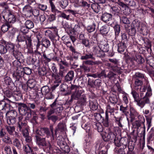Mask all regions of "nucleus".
<instances>
[{
    "label": "nucleus",
    "mask_w": 154,
    "mask_h": 154,
    "mask_svg": "<svg viewBox=\"0 0 154 154\" xmlns=\"http://www.w3.org/2000/svg\"><path fill=\"white\" fill-rule=\"evenodd\" d=\"M93 127L94 128L97 130L98 132H102L103 129L102 125L99 122H94V123Z\"/></svg>",
    "instance_id": "25"
},
{
    "label": "nucleus",
    "mask_w": 154,
    "mask_h": 154,
    "mask_svg": "<svg viewBox=\"0 0 154 154\" xmlns=\"http://www.w3.org/2000/svg\"><path fill=\"white\" fill-rule=\"evenodd\" d=\"M70 89L72 90V93L71 97L75 100L79 99L83 92L82 90L80 89L79 87L76 85L72 84Z\"/></svg>",
    "instance_id": "4"
},
{
    "label": "nucleus",
    "mask_w": 154,
    "mask_h": 154,
    "mask_svg": "<svg viewBox=\"0 0 154 154\" xmlns=\"http://www.w3.org/2000/svg\"><path fill=\"white\" fill-rule=\"evenodd\" d=\"M128 43L121 42L118 44V51L119 52L122 53L126 49Z\"/></svg>",
    "instance_id": "29"
},
{
    "label": "nucleus",
    "mask_w": 154,
    "mask_h": 154,
    "mask_svg": "<svg viewBox=\"0 0 154 154\" xmlns=\"http://www.w3.org/2000/svg\"><path fill=\"white\" fill-rule=\"evenodd\" d=\"M81 28L80 26L79 25H75L73 29H69V32H72L73 33L76 32L79 33L81 30Z\"/></svg>",
    "instance_id": "53"
},
{
    "label": "nucleus",
    "mask_w": 154,
    "mask_h": 154,
    "mask_svg": "<svg viewBox=\"0 0 154 154\" xmlns=\"http://www.w3.org/2000/svg\"><path fill=\"white\" fill-rule=\"evenodd\" d=\"M50 4L51 7V11L52 12L55 13H61V11L57 10L55 5L54 4L52 1H50Z\"/></svg>",
    "instance_id": "43"
},
{
    "label": "nucleus",
    "mask_w": 154,
    "mask_h": 154,
    "mask_svg": "<svg viewBox=\"0 0 154 154\" xmlns=\"http://www.w3.org/2000/svg\"><path fill=\"white\" fill-rule=\"evenodd\" d=\"M24 151L26 152L27 154H32V150L31 149L30 145L29 144H26L23 147Z\"/></svg>",
    "instance_id": "38"
},
{
    "label": "nucleus",
    "mask_w": 154,
    "mask_h": 154,
    "mask_svg": "<svg viewBox=\"0 0 154 154\" xmlns=\"http://www.w3.org/2000/svg\"><path fill=\"white\" fill-rule=\"evenodd\" d=\"M105 75V78L107 77L110 80H112L115 78L116 74L111 71H109L107 74Z\"/></svg>",
    "instance_id": "62"
},
{
    "label": "nucleus",
    "mask_w": 154,
    "mask_h": 154,
    "mask_svg": "<svg viewBox=\"0 0 154 154\" xmlns=\"http://www.w3.org/2000/svg\"><path fill=\"white\" fill-rule=\"evenodd\" d=\"M59 3L60 7L63 9H65L68 5L69 0H61Z\"/></svg>",
    "instance_id": "49"
},
{
    "label": "nucleus",
    "mask_w": 154,
    "mask_h": 154,
    "mask_svg": "<svg viewBox=\"0 0 154 154\" xmlns=\"http://www.w3.org/2000/svg\"><path fill=\"white\" fill-rule=\"evenodd\" d=\"M10 26V25L8 23H6L2 26L1 29L3 32L5 33L9 30Z\"/></svg>",
    "instance_id": "39"
},
{
    "label": "nucleus",
    "mask_w": 154,
    "mask_h": 154,
    "mask_svg": "<svg viewBox=\"0 0 154 154\" xmlns=\"http://www.w3.org/2000/svg\"><path fill=\"white\" fill-rule=\"evenodd\" d=\"M136 62H137L138 64H142L144 62L145 60L143 58L141 55H136Z\"/></svg>",
    "instance_id": "56"
},
{
    "label": "nucleus",
    "mask_w": 154,
    "mask_h": 154,
    "mask_svg": "<svg viewBox=\"0 0 154 154\" xmlns=\"http://www.w3.org/2000/svg\"><path fill=\"white\" fill-rule=\"evenodd\" d=\"M120 143L121 144V146H122L123 149H125L127 147V140L126 139L124 138H122L120 139Z\"/></svg>",
    "instance_id": "59"
},
{
    "label": "nucleus",
    "mask_w": 154,
    "mask_h": 154,
    "mask_svg": "<svg viewBox=\"0 0 154 154\" xmlns=\"http://www.w3.org/2000/svg\"><path fill=\"white\" fill-rule=\"evenodd\" d=\"M147 126V129H149L152 125L151 122L152 119L150 116H145Z\"/></svg>",
    "instance_id": "44"
},
{
    "label": "nucleus",
    "mask_w": 154,
    "mask_h": 154,
    "mask_svg": "<svg viewBox=\"0 0 154 154\" xmlns=\"http://www.w3.org/2000/svg\"><path fill=\"white\" fill-rule=\"evenodd\" d=\"M36 133L38 135L42 137L46 135V137L48 138L51 136L50 131L48 128H41L40 130H37Z\"/></svg>",
    "instance_id": "9"
},
{
    "label": "nucleus",
    "mask_w": 154,
    "mask_h": 154,
    "mask_svg": "<svg viewBox=\"0 0 154 154\" xmlns=\"http://www.w3.org/2000/svg\"><path fill=\"white\" fill-rule=\"evenodd\" d=\"M94 57H93V54L91 53H88L85 54V55L81 56L80 59L82 60H86L88 59H94Z\"/></svg>",
    "instance_id": "37"
},
{
    "label": "nucleus",
    "mask_w": 154,
    "mask_h": 154,
    "mask_svg": "<svg viewBox=\"0 0 154 154\" xmlns=\"http://www.w3.org/2000/svg\"><path fill=\"white\" fill-rule=\"evenodd\" d=\"M17 40L19 42L25 41L27 47H30L32 45L31 37L28 35L20 34L17 37Z\"/></svg>",
    "instance_id": "5"
},
{
    "label": "nucleus",
    "mask_w": 154,
    "mask_h": 154,
    "mask_svg": "<svg viewBox=\"0 0 154 154\" xmlns=\"http://www.w3.org/2000/svg\"><path fill=\"white\" fill-rule=\"evenodd\" d=\"M41 91L44 94L46 95L45 98L47 99H51L54 98V97L51 93H49L50 89L47 86H43L41 89Z\"/></svg>",
    "instance_id": "12"
},
{
    "label": "nucleus",
    "mask_w": 154,
    "mask_h": 154,
    "mask_svg": "<svg viewBox=\"0 0 154 154\" xmlns=\"http://www.w3.org/2000/svg\"><path fill=\"white\" fill-rule=\"evenodd\" d=\"M130 116L131 118H134L135 116L138 115V113L136 111V109L133 107H131L130 108ZM132 119H130V121H132Z\"/></svg>",
    "instance_id": "32"
},
{
    "label": "nucleus",
    "mask_w": 154,
    "mask_h": 154,
    "mask_svg": "<svg viewBox=\"0 0 154 154\" xmlns=\"http://www.w3.org/2000/svg\"><path fill=\"white\" fill-rule=\"evenodd\" d=\"M42 45L46 48H48L50 46L51 42L49 40L46 38L43 39Z\"/></svg>",
    "instance_id": "48"
},
{
    "label": "nucleus",
    "mask_w": 154,
    "mask_h": 154,
    "mask_svg": "<svg viewBox=\"0 0 154 154\" xmlns=\"http://www.w3.org/2000/svg\"><path fill=\"white\" fill-rule=\"evenodd\" d=\"M13 144L20 149L21 147V145L20 141L17 138H15L13 141Z\"/></svg>",
    "instance_id": "46"
},
{
    "label": "nucleus",
    "mask_w": 154,
    "mask_h": 154,
    "mask_svg": "<svg viewBox=\"0 0 154 154\" xmlns=\"http://www.w3.org/2000/svg\"><path fill=\"white\" fill-rule=\"evenodd\" d=\"M57 99H56L54 102L50 105V106L51 108H53L54 107H56L54 109L56 114H58L61 113L63 110V107L62 105L59 104Z\"/></svg>",
    "instance_id": "8"
},
{
    "label": "nucleus",
    "mask_w": 154,
    "mask_h": 154,
    "mask_svg": "<svg viewBox=\"0 0 154 154\" xmlns=\"http://www.w3.org/2000/svg\"><path fill=\"white\" fill-rule=\"evenodd\" d=\"M6 128L7 131L11 135L13 134L15 130V128L14 126H7Z\"/></svg>",
    "instance_id": "64"
},
{
    "label": "nucleus",
    "mask_w": 154,
    "mask_h": 154,
    "mask_svg": "<svg viewBox=\"0 0 154 154\" xmlns=\"http://www.w3.org/2000/svg\"><path fill=\"white\" fill-rule=\"evenodd\" d=\"M23 12L26 14H33L31 7L29 5H26L23 9Z\"/></svg>",
    "instance_id": "30"
},
{
    "label": "nucleus",
    "mask_w": 154,
    "mask_h": 154,
    "mask_svg": "<svg viewBox=\"0 0 154 154\" xmlns=\"http://www.w3.org/2000/svg\"><path fill=\"white\" fill-rule=\"evenodd\" d=\"M7 123L9 125H13L15 124L16 118L8 117L7 120Z\"/></svg>",
    "instance_id": "58"
},
{
    "label": "nucleus",
    "mask_w": 154,
    "mask_h": 154,
    "mask_svg": "<svg viewBox=\"0 0 154 154\" xmlns=\"http://www.w3.org/2000/svg\"><path fill=\"white\" fill-rule=\"evenodd\" d=\"M103 125L106 127L109 126V116L107 113L105 115V117L103 118Z\"/></svg>",
    "instance_id": "41"
},
{
    "label": "nucleus",
    "mask_w": 154,
    "mask_h": 154,
    "mask_svg": "<svg viewBox=\"0 0 154 154\" xmlns=\"http://www.w3.org/2000/svg\"><path fill=\"white\" fill-rule=\"evenodd\" d=\"M35 137L37 144L39 147H43L44 151H48L50 150L52 146L51 145L49 141H48V143L47 142L45 137H42L38 135H35Z\"/></svg>",
    "instance_id": "2"
},
{
    "label": "nucleus",
    "mask_w": 154,
    "mask_h": 154,
    "mask_svg": "<svg viewBox=\"0 0 154 154\" xmlns=\"http://www.w3.org/2000/svg\"><path fill=\"white\" fill-rule=\"evenodd\" d=\"M74 74L73 71H69L65 76V81L67 82L71 81L74 77Z\"/></svg>",
    "instance_id": "19"
},
{
    "label": "nucleus",
    "mask_w": 154,
    "mask_h": 154,
    "mask_svg": "<svg viewBox=\"0 0 154 154\" xmlns=\"http://www.w3.org/2000/svg\"><path fill=\"white\" fill-rule=\"evenodd\" d=\"M25 25L29 29H32L34 27L33 23L30 20H27L25 23Z\"/></svg>",
    "instance_id": "51"
},
{
    "label": "nucleus",
    "mask_w": 154,
    "mask_h": 154,
    "mask_svg": "<svg viewBox=\"0 0 154 154\" xmlns=\"http://www.w3.org/2000/svg\"><path fill=\"white\" fill-rule=\"evenodd\" d=\"M27 127L26 122H23L18 123L17 128L18 132L21 131Z\"/></svg>",
    "instance_id": "23"
},
{
    "label": "nucleus",
    "mask_w": 154,
    "mask_h": 154,
    "mask_svg": "<svg viewBox=\"0 0 154 154\" xmlns=\"http://www.w3.org/2000/svg\"><path fill=\"white\" fill-rule=\"evenodd\" d=\"M35 81L33 79H31L28 80L27 82V86L30 88H33L34 90H36L38 88L35 86Z\"/></svg>",
    "instance_id": "22"
},
{
    "label": "nucleus",
    "mask_w": 154,
    "mask_h": 154,
    "mask_svg": "<svg viewBox=\"0 0 154 154\" xmlns=\"http://www.w3.org/2000/svg\"><path fill=\"white\" fill-rule=\"evenodd\" d=\"M89 106L90 109L93 110H96L98 108V103L95 100L93 99L89 100Z\"/></svg>",
    "instance_id": "21"
},
{
    "label": "nucleus",
    "mask_w": 154,
    "mask_h": 154,
    "mask_svg": "<svg viewBox=\"0 0 154 154\" xmlns=\"http://www.w3.org/2000/svg\"><path fill=\"white\" fill-rule=\"evenodd\" d=\"M114 29L116 37H118L119 35L120 31V25L118 24H116L114 27Z\"/></svg>",
    "instance_id": "50"
},
{
    "label": "nucleus",
    "mask_w": 154,
    "mask_h": 154,
    "mask_svg": "<svg viewBox=\"0 0 154 154\" xmlns=\"http://www.w3.org/2000/svg\"><path fill=\"white\" fill-rule=\"evenodd\" d=\"M129 26H125V29L126 32L128 33V35L131 36L134 35L136 32V29L134 27H131L130 29H128Z\"/></svg>",
    "instance_id": "26"
},
{
    "label": "nucleus",
    "mask_w": 154,
    "mask_h": 154,
    "mask_svg": "<svg viewBox=\"0 0 154 154\" xmlns=\"http://www.w3.org/2000/svg\"><path fill=\"white\" fill-rule=\"evenodd\" d=\"M152 95V89L150 86L148 87L147 91L145 93V95L139 99L137 104L141 109L143 108L146 104H149L150 103V97Z\"/></svg>",
    "instance_id": "1"
},
{
    "label": "nucleus",
    "mask_w": 154,
    "mask_h": 154,
    "mask_svg": "<svg viewBox=\"0 0 154 154\" xmlns=\"http://www.w3.org/2000/svg\"><path fill=\"white\" fill-rule=\"evenodd\" d=\"M12 55L17 60H20L23 58V56L21 52L18 50H14L12 52Z\"/></svg>",
    "instance_id": "27"
},
{
    "label": "nucleus",
    "mask_w": 154,
    "mask_h": 154,
    "mask_svg": "<svg viewBox=\"0 0 154 154\" xmlns=\"http://www.w3.org/2000/svg\"><path fill=\"white\" fill-rule=\"evenodd\" d=\"M17 115V113L16 111L14 110H11L8 111L6 114V116L7 117L16 118Z\"/></svg>",
    "instance_id": "33"
},
{
    "label": "nucleus",
    "mask_w": 154,
    "mask_h": 154,
    "mask_svg": "<svg viewBox=\"0 0 154 154\" xmlns=\"http://www.w3.org/2000/svg\"><path fill=\"white\" fill-rule=\"evenodd\" d=\"M91 8L93 11L96 13H98L100 9V7L97 3H93L91 5Z\"/></svg>",
    "instance_id": "36"
},
{
    "label": "nucleus",
    "mask_w": 154,
    "mask_h": 154,
    "mask_svg": "<svg viewBox=\"0 0 154 154\" xmlns=\"http://www.w3.org/2000/svg\"><path fill=\"white\" fill-rule=\"evenodd\" d=\"M131 27L137 29V31L143 35H147L148 29L146 25L137 20H133L131 25Z\"/></svg>",
    "instance_id": "3"
},
{
    "label": "nucleus",
    "mask_w": 154,
    "mask_h": 154,
    "mask_svg": "<svg viewBox=\"0 0 154 154\" xmlns=\"http://www.w3.org/2000/svg\"><path fill=\"white\" fill-rule=\"evenodd\" d=\"M120 17V20L121 22H122L123 23L129 24H130V22L129 19L126 17L123 16L122 17Z\"/></svg>",
    "instance_id": "57"
},
{
    "label": "nucleus",
    "mask_w": 154,
    "mask_h": 154,
    "mask_svg": "<svg viewBox=\"0 0 154 154\" xmlns=\"http://www.w3.org/2000/svg\"><path fill=\"white\" fill-rule=\"evenodd\" d=\"M52 79L54 83V85L52 87L53 90H54L58 87L61 82V80L60 76L57 74L53 73L51 75Z\"/></svg>",
    "instance_id": "7"
},
{
    "label": "nucleus",
    "mask_w": 154,
    "mask_h": 154,
    "mask_svg": "<svg viewBox=\"0 0 154 154\" xmlns=\"http://www.w3.org/2000/svg\"><path fill=\"white\" fill-rule=\"evenodd\" d=\"M121 42L128 43L129 37L127 34L125 33H122L121 35Z\"/></svg>",
    "instance_id": "52"
},
{
    "label": "nucleus",
    "mask_w": 154,
    "mask_h": 154,
    "mask_svg": "<svg viewBox=\"0 0 154 154\" xmlns=\"http://www.w3.org/2000/svg\"><path fill=\"white\" fill-rule=\"evenodd\" d=\"M6 48V52H13L15 50V46L12 43H8L5 45Z\"/></svg>",
    "instance_id": "31"
},
{
    "label": "nucleus",
    "mask_w": 154,
    "mask_h": 154,
    "mask_svg": "<svg viewBox=\"0 0 154 154\" xmlns=\"http://www.w3.org/2000/svg\"><path fill=\"white\" fill-rule=\"evenodd\" d=\"M21 69L23 72L24 75V74H25L27 75H29L31 74L32 72L31 69L28 67H22Z\"/></svg>",
    "instance_id": "61"
},
{
    "label": "nucleus",
    "mask_w": 154,
    "mask_h": 154,
    "mask_svg": "<svg viewBox=\"0 0 154 154\" xmlns=\"http://www.w3.org/2000/svg\"><path fill=\"white\" fill-rule=\"evenodd\" d=\"M47 70L45 67H42L39 69V75L41 76L45 75L47 73Z\"/></svg>",
    "instance_id": "55"
},
{
    "label": "nucleus",
    "mask_w": 154,
    "mask_h": 154,
    "mask_svg": "<svg viewBox=\"0 0 154 154\" xmlns=\"http://www.w3.org/2000/svg\"><path fill=\"white\" fill-rule=\"evenodd\" d=\"M96 24L95 23H93L92 24L88 25L87 28V31L89 33L94 32L95 29Z\"/></svg>",
    "instance_id": "40"
},
{
    "label": "nucleus",
    "mask_w": 154,
    "mask_h": 154,
    "mask_svg": "<svg viewBox=\"0 0 154 154\" xmlns=\"http://www.w3.org/2000/svg\"><path fill=\"white\" fill-rule=\"evenodd\" d=\"M60 89L61 91L66 92L68 94H70L72 93L70 87L69 88L68 85L66 84H63L61 85Z\"/></svg>",
    "instance_id": "24"
},
{
    "label": "nucleus",
    "mask_w": 154,
    "mask_h": 154,
    "mask_svg": "<svg viewBox=\"0 0 154 154\" xmlns=\"http://www.w3.org/2000/svg\"><path fill=\"white\" fill-rule=\"evenodd\" d=\"M146 63L154 69V58L153 57L147 59Z\"/></svg>",
    "instance_id": "54"
},
{
    "label": "nucleus",
    "mask_w": 154,
    "mask_h": 154,
    "mask_svg": "<svg viewBox=\"0 0 154 154\" xmlns=\"http://www.w3.org/2000/svg\"><path fill=\"white\" fill-rule=\"evenodd\" d=\"M115 105L108 102L106 106V110L105 112V115L107 113L108 114V112L112 113L114 112L115 111Z\"/></svg>",
    "instance_id": "20"
},
{
    "label": "nucleus",
    "mask_w": 154,
    "mask_h": 154,
    "mask_svg": "<svg viewBox=\"0 0 154 154\" xmlns=\"http://www.w3.org/2000/svg\"><path fill=\"white\" fill-rule=\"evenodd\" d=\"M12 75L14 79L16 81H19L20 79L24 75L23 72L22 71L21 68H20V69H17L16 72L13 74Z\"/></svg>",
    "instance_id": "13"
},
{
    "label": "nucleus",
    "mask_w": 154,
    "mask_h": 154,
    "mask_svg": "<svg viewBox=\"0 0 154 154\" xmlns=\"http://www.w3.org/2000/svg\"><path fill=\"white\" fill-rule=\"evenodd\" d=\"M132 80L134 81V88L135 90H137L139 89V87L143 85V82L140 79H132Z\"/></svg>",
    "instance_id": "28"
},
{
    "label": "nucleus",
    "mask_w": 154,
    "mask_h": 154,
    "mask_svg": "<svg viewBox=\"0 0 154 154\" xmlns=\"http://www.w3.org/2000/svg\"><path fill=\"white\" fill-rule=\"evenodd\" d=\"M93 51L96 53V55L99 57H103L105 54L103 50H101L98 46H96L93 47Z\"/></svg>",
    "instance_id": "17"
},
{
    "label": "nucleus",
    "mask_w": 154,
    "mask_h": 154,
    "mask_svg": "<svg viewBox=\"0 0 154 154\" xmlns=\"http://www.w3.org/2000/svg\"><path fill=\"white\" fill-rule=\"evenodd\" d=\"M99 47L101 50L104 52H107L109 51V46L107 42L105 40L99 43Z\"/></svg>",
    "instance_id": "16"
},
{
    "label": "nucleus",
    "mask_w": 154,
    "mask_h": 154,
    "mask_svg": "<svg viewBox=\"0 0 154 154\" xmlns=\"http://www.w3.org/2000/svg\"><path fill=\"white\" fill-rule=\"evenodd\" d=\"M87 98L85 94H83L79 100V103L81 105H85L87 103Z\"/></svg>",
    "instance_id": "42"
},
{
    "label": "nucleus",
    "mask_w": 154,
    "mask_h": 154,
    "mask_svg": "<svg viewBox=\"0 0 154 154\" xmlns=\"http://www.w3.org/2000/svg\"><path fill=\"white\" fill-rule=\"evenodd\" d=\"M142 69L143 70L149 73V75L151 76V73H153V69L151 70L146 65H143L142 66Z\"/></svg>",
    "instance_id": "63"
},
{
    "label": "nucleus",
    "mask_w": 154,
    "mask_h": 154,
    "mask_svg": "<svg viewBox=\"0 0 154 154\" xmlns=\"http://www.w3.org/2000/svg\"><path fill=\"white\" fill-rule=\"evenodd\" d=\"M109 6L110 7V11L112 14L115 16H120V9L118 5L115 4L113 5H109Z\"/></svg>",
    "instance_id": "11"
},
{
    "label": "nucleus",
    "mask_w": 154,
    "mask_h": 154,
    "mask_svg": "<svg viewBox=\"0 0 154 154\" xmlns=\"http://www.w3.org/2000/svg\"><path fill=\"white\" fill-rule=\"evenodd\" d=\"M144 74L139 72H136L135 74L133 76L132 79H141L144 78Z\"/></svg>",
    "instance_id": "47"
},
{
    "label": "nucleus",
    "mask_w": 154,
    "mask_h": 154,
    "mask_svg": "<svg viewBox=\"0 0 154 154\" xmlns=\"http://www.w3.org/2000/svg\"><path fill=\"white\" fill-rule=\"evenodd\" d=\"M16 104L18 108L20 113L22 115H25L30 109L26 105L21 103H17Z\"/></svg>",
    "instance_id": "6"
},
{
    "label": "nucleus",
    "mask_w": 154,
    "mask_h": 154,
    "mask_svg": "<svg viewBox=\"0 0 154 154\" xmlns=\"http://www.w3.org/2000/svg\"><path fill=\"white\" fill-rule=\"evenodd\" d=\"M66 126L63 123H59L54 130L55 136H57V131H60L61 132H63L66 131Z\"/></svg>",
    "instance_id": "15"
},
{
    "label": "nucleus",
    "mask_w": 154,
    "mask_h": 154,
    "mask_svg": "<svg viewBox=\"0 0 154 154\" xmlns=\"http://www.w3.org/2000/svg\"><path fill=\"white\" fill-rule=\"evenodd\" d=\"M103 138L105 141H110L112 142L114 141L115 138H116L115 134L111 132H109L107 135H105L103 136Z\"/></svg>",
    "instance_id": "14"
},
{
    "label": "nucleus",
    "mask_w": 154,
    "mask_h": 154,
    "mask_svg": "<svg viewBox=\"0 0 154 154\" xmlns=\"http://www.w3.org/2000/svg\"><path fill=\"white\" fill-rule=\"evenodd\" d=\"M109 31V29L107 25H105L101 27L100 29V33L104 36L107 35Z\"/></svg>",
    "instance_id": "34"
},
{
    "label": "nucleus",
    "mask_w": 154,
    "mask_h": 154,
    "mask_svg": "<svg viewBox=\"0 0 154 154\" xmlns=\"http://www.w3.org/2000/svg\"><path fill=\"white\" fill-rule=\"evenodd\" d=\"M4 19L8 21V23H13L16 21V18L14 15L12 14L10 11L7 14L3 16Z\"/></svg>",
    "instance_id": "10"
},
{
    "label": "nucleus",
    "mask_w": 154,
    "mask_h": 154,
    "mask_svg": "<svg viewBox=\"0 0 154 154\" xmlns=\"http://www.w3.org/2000/svg\"><path fill=\"white\" fill-rule=\"evenodd\" d=\"M101 19L104 22L107 23L112 20V15L110 14L104 13L102 14Z\"/></svg>",
    "instance_id": "18"
},
{
    "label": "nucleus",
    "mask_w": 154,
    "mask_h": 154,
    "mask_svg": "<svg viewBox=\"0 0 154 154\" xmlns=\"http://www.w3.org/2000/svg\"><path fill=\"white\" fill-rule=\"evenodd\" d=\"M106 65L108 66L109 69L113 70L115 72H117L118 71V68L116 66H112L110 63H106Z\"/></svg>",
    "instance_id": "60"
},
{
    "label": "nucleus",
    "mask_w": 154,
    "mask_h": 154,
    "mask_svg": "<svg viewBox=\"0 0 154 154\" xmlns=\"http://www.w3.org/2000/svg\"><path fill=\"white\" fill-rule=\"evenodd\" d=\"M131 94L134 99V101L136 102L137 103L140 99L138 93L135 91V90L132 89Z\"/></svg>",
    "instance_id": "35"
},
{
    "label": "nucleus",
    "mask_w": 154,
    "mask_h": 154,
    "mask_svg": "<svg viewBox=\"0 0 154 154\" xmlns=\"http://www.w3.org/2000/svg\"><path fill=\"white\" fill-rule=\"evenodd\" d=\"M109 101L108 102L115 105L118 102V99L116 96H110L109 99Z\"/></svg>",
    "instance_id": "45"
}]
</instances>
